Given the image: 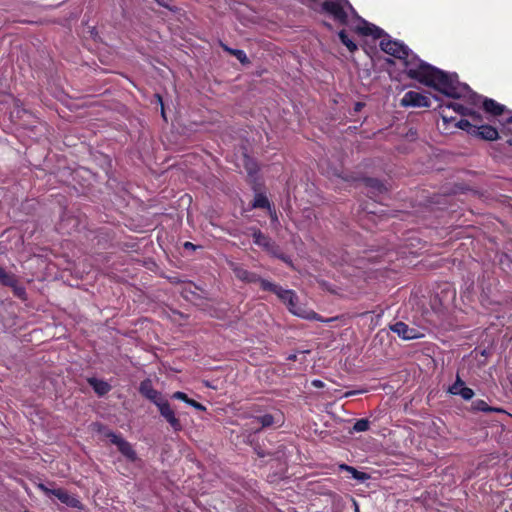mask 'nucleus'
Instances as JSON below:
<instances>
[{"instance_id":"38","label":"nucleus","mask_w":512,"mask_h":512,"mask_svg":"<svg viewBox=\"0 0 512 512\" xmlns=\"http://www.w3.org/2000/svg\"><path fill=\"white\" fill-rule=\"evenodd\" d=\"M162 116L165 117L164 109L162 108Z\"/></svg>"},{"instance_id":"34","label":"nucleus","mask_w":512,"mask_h":512,"mask_svg":"<svg viewBox=\"0 0 512 512\" xmlns=\"http://www.w3.org/2000/svg\"><path fill=\"white\" fill-rule=\"evenodd\" d=\"M362 107H363V104L360 103V102H357L355 104V108L354 109H355V111H360L362 109Z\"/></svg>"},{"instance_id":"28","label":"nucleus","mask_w":512,"mask_h":512,"mask_svg":"<svg viewBox=\"0 0 512 512\" xmlns=\"http://www.w3.org/2000/svg\"><path fill=\"white\" fill-rule=\"evenodd\" d=\"M187 404H188V405H190V406H192V407H194V408H195V409H197V410H201V411H204V410H205V407H204L201 403L196 402V401H195V400H193V399H190V400L188 401V403H187Z\"/></svg>"},{"instance_id":"5","label":"nucleus","mask_w":512,"mask_h":512,"mask_svg":"<svg viewBox=\"0 0 512 512\" xmlns=\"http://www.w3.org/2000/svg\"><path fill=\"white\" fill-rule=\"evenodd\" d=\"M39 488L44 491L47 495L55 496L59 501L63 504L72 507V508H80L81 502L74 496L69 494L64 489H49L45 487L43 484L39 485Z\"/></svg>"},{"instance_id":"25","label":"nucleus","mask_w":512,"mask_h":512,"mask_svg":"<svg viewBox=\"0 0 512 512\" xmlns=\"http://www.w3.org/2000/svg\"><path fill=\"white\" fill-rule=\"evenodd\" d=\"M257 421L261 424L262 427H268L273 424V416L270 414H266L258 417Z\"/></svg>"},{"instance_id":"3","label":"nucleus","mask_w":512,"mask_h":512,"mask_svg":"<svg viewBox=\"0 0 512 512\" xmlns=\"http://www.w3.org/2000/svg\"><path fill=\"white\" fill-rule=\"evenodd\" d=\"M439 109H440V115H441L444 123H448V122L454 120L453 116L448 114V112L450 110H453L455 113L460 114L462 116H469L472 120V122H471L472 125H477V126L482 125L481 124L483 121L482 116L478 112H475V111L471 110L470 108L465 107L461 104L453 103V102L443 103L439 106Z\"/></svg>"},{"instance_id":"4","label":"nucleus","mask_w":512,"mask_h":512,"mask_svg":"<svg viewBox=\"0 0 512 512\" xmlns=\"http://www.w3.org/2000/svg\"><path fill=\"white\" fill-rule=\"evenodd\" d=\"M465 85L469 87L467 84ZM468 89L470 92L462 96L461 98L467 99V101L472 105H477L482 100V97L474 93L470 88ZM483 108L487 113H490L495 116L503 114L506 109L504 105L499 104L495 100L490 98H483Z\"/></svg>"},{"instance_id":"18","label":"nucleus","mask_w":512,"mask_h":512,"mask_svg":"<svg viewBox=\"0 0 512 512\" xmlns=\"http://www.w3.org/2000/svg\"><path fill=\"white\" fill-rule=\"evenodd\" d=\"M257 282L260 283L261 288L263 290L271 291V292L275 293L276 295L278 293V290H280V288H281L280 286H278V285H276V284H274V283H272V282H270V281H268L266 279L260 278V280H258Z\"/></svg>"},{"instance_id":"16","label":"nucleus","mask_w":512,"mask_h":512,"mask_svg":"<svg viewBox=\"0 0 512 512\" xmlns=\"http://www.w3.org/2000/svg\"><path fill=\"white\" fill-rule=\"evenodd\" d=\"M254 243L267 250L270 249L271 243L268 237H266L260 230H254L252 234Z\"/></svg>"},{"instance_id":"26","label":"nucleus","mask_w":512,"mask_h":512,"mask_svg":"<svg viewBox=\"0 0 512 512\" xmlns=\"http://www.w3.org/2000/svg\"><path fill=\"white\" fill-rule=\"evenodd\" d=\"M464 400H470L474 396V392L471 388L463 387L461 390H459V394Z\"/></svg>"},{"instance_id":"14","label":"nucleus","mask_w":512,"mask_h":512,"mask_svg":"<svg viewBox=\"0 0 512 512\" xmlns=\"http://www.w3.org/2000/svg\"><path fill=\"white\" fill-rule=\"evenodd\" d=\"M253 207L267 208L270 211V215H271L272 219L273 220L277 219L276 214L271 211L270 203L266 196H264L262 194L256 195L254 202H253Z\"/></svg>"},{"instance_id":"35","label":"nucleus","mask_w":512,"mask_h":512,"mask_svg":"<svg viewBox=\"0 0 512 512\" xmlns=\"http://www.w3.org/2000/svg\"><path fill=\"white\" fill-rule=\"evenodd\" d=\"M184 247H185V248L195 249V246H194L192 243H190V242H186V243H184Z\"/></svg>"},{"instance_id":"33","label":"nucleus","mask_w":512,"mask_h":512,"mask_svg":"<svg viewBox=\"0 0 512 512\" xmlns=\"http://www.w3.org/2000/svg\"><path fill=\"white\" fill-rule=\"evenodd\" d=\"M507 129L508 131L512 132V116H510L507 120Z\"/></svg>"},{"instance_id":"1","label":"nucleus","mask_w":512,"mask_h":512,"mask_svg":"<svg viewBox=\"0 0 512 512\" xmlns=\"http://www.w3.org/2000/svg\"><path fill=\"white\" fill-rule=\"evenodd\" d=\"M381 49L395 58L402 60L407 75L420 83L432 87L448 97H462L469 93L464 83L458 81L455 73H446L412 54L407 46L398 41L383 39Z\"/></svg>"},{"instance_id":"24","label":"nucleus","mask_w":512,"mask_h":512,"mask_svg":"<svg viewBox=\"0 0 512 512\" xmlns=\"http://www.w3.org/2000/svg\"><path fill=\"white\" fill-rule=\"evenodd\" d=\"M463 387H464V382L461 380V378L459 376H457L456 381L449 388V392L453 395H458L459 390H461Z\"/></svg>"},{"instance_id":"21","label":"nucleus","mask_w":512,"mask_h":512,"mask_svg":"<svg viewBox=\"0 0 512 512\" xmlns=\"http://www.w3.org/2000/svg\"><path fill=\"white\" fill-rule=\"evenodd\" d=\"M369 428V421L367 419H359L353 426L354 431L356 432H364Z\"/></svg>"},{"instance_id":"10","label":"nucleus","mask_w":512,"mask_h":512,"mask_svg":"<svg viewBox=\"0 0 512 512\" xmlns=\"http://www.w3.org/2000/svg\"><path fill=\"white\" fill-rule=\"evenodd\" d=\"M230 267L233 270L235 276L243 282L256 283L258 280H260V277L257 274L244 269L236 263H231Z\"/></svg>"},{"instance_id":"19","label":"nucleus","mask_w":512,"mask_h":512,"mask_svg":"<svg viewBox=\"0 0 512 512\" xmlns=\"http://www.w3.org/2000/svg\"><path fill=\"white\" fill-rule=\"evenodd\" d=\"M339 38L349 51L353 52L357 49V45L351 39H349L345 31L342 30L339 32Z\"/></svg>"},{"instance_id":"9","label":"nucleus","mask_w":512,"mask_h":512,"mask_svg":"<svg viewBox=\"0 0 512 512\" xmlns=\"http://www.w3.org/2000/svg\"><path fill=\"white\" fill-rule=\"evenodd\" d=\"M156 406L158 407L160 414L167 420L175 431L181 430L180 421L176 418L174 411L166 400L159 402Z\"/></svg>"},{"instance_id":"15","label":"nucleus","mask_w":512,"mask_h":512,"mask_svg":"<svg viewBox=\"0 0 512 512\" xmlns=\"http://www.w3.org/2000/svg\"><path fill=\"white\" fill-rule=\"evenodd\" d=\"M89 383L99 395H104L110 390L109 384L105 381L91 378L89 379Z\"/></svg>"},{"instance_id":"31","label":"nucleus","mask_w":512,"mask_h":512,"mask_svg":"<svg viewBox=\"0 0 512 512\" xmlns=\"http://www.w3.org/2000/svg\"><path fill=\"white\" fill-rule=\"evenodd\" d=\"M368 182L373 187H377L378 189L382 188V185L377 180L370 179Z\"/></svg>"},{"instance_id":"7","label":"nucleus","mask_w":512,"mask_h":512,"mask_svg":"<svg viewBox=\"0 0 512 512\" xmlns=\"http://www.w3.org/2000/svg\"><path fill=\"white\" fill-rule=\"evenodd\" d=\"M106 437L117 446L118 450L130 461H135L137 458L136 452L132 448L131 444L123 439L120 435H117L111 431L107 432Z\"/></svg>"},{"instance_id":"2","label":"nucleus","mask_w":512,"mask_h":512,"mask_svg":"<svg viewBox=\"0 0 512 512\" xmlns=\"http://www.w3.org/2000/svg\"><path fill=\"white\" fill-rule=\"evenodd\" d=\"M277 296L285 305H287L292 314L304 319L320 320L317 313L298 303V297L293 290L283 289L281 287L280 290H278Z\"/></svg>"},{"instance_id":"12","label":"nucleus","mask_w":512,"mask_h":512,"mask_svg":"<svg viewBox=\"0 0 512 512\" xmlns=\"http://www.w3.org/2000/svg\"><path fill=\"white\" fill-rule=\"evenodd\" d=\"M140 392L149 400H151L155 405H158L159 402H162L160 394L152 387L151 382L146 380L140 384Z\"/></svg>"},{"instance_id":"36","label":"nucleus","mask_w":512,"mask_h":512,"mask_svg":"<svg viewBox=\"0 0 512 512\" xmlns=\"http://www.w3.org/2000/svg\"><path fill=\"white\" fill-rule=\"evenodd\" d=\"M353 506H354V512H360L359 505L356 501H353Z\"/></svg>"},{"instance_id":"13","label":"nucleus","mask_w":512,"mask_h":512,"mask_svg":"<svg viewBox=\"0 0 512 512\" xmlns=\"http://www.w3.org/2000/svg\"><path fill=\"white\" fill-rule=\"evenodd\" d=\"M338 469L340 471H345L347 472L351 478L357 480L358 482H365L366 480L370 479V475L365 473V472H362V471H359L357 470L356 468H354L353 466H349L347 464H340L338 465Z\"/></svg>"},{"instance_id":"30","label":"nucleus","mask_w":512,"mask_h":512,"mask_svg":"<svg viewBox=\"0 0 512 512\" xmlns=\"http://www.w3.org/2000/svg\"><path fill=\"white\" fill-rule=\"evenodd\" d=\"M312 385L316 388L324 387V383L321 380L315 379L312 381Z\"/></svg>"},{"instance_id":"23","label":"nucleus","mask_w":512,"mask_h":512,"mask_svg":"<svg viewBox=\"0 0 512 512\" xmlns=\"http://www.w3.org/2000/svg\"><path fill=\"white\" fill-rule=\"evenodd\" d=\"M0 281L5 285H13L14 277L6 273L5 270L0 267Z\"/></svg>"},{"instance_id":"11","label":"nucleus","mask_w":512,"mask_h":512,"mask_svg":"<svg viewBox=\"0 0 512 512\" xmlns=\"http://www.w3.org/2000/svg\"><path fill=\"white\" fill-rule=\"evenodd\" d=\"M473 134L480 136L482 139L493 141L498 138V131L489 125H474Z\"/></svg>"},{"instance_id":"6","label":"nucleus","mask_w":512,"mask_h":512,"mask_svg":"<svg viewBox=\"0 0 512 512\" xmlns=\"http://www.w3.org/2000/svg\"><path fill=\"white\" fill-rule=\"evenodd\" d=\"M390 329L404 340L419 339L424 336L422 330L409 327L406 323L399 321L390 326Z\"/></svg>"},{"instance_id":"37","label":"nucleus","mask_w":512,"mask_h":512,"mask_svg":"<svg viewBox=\"0 0 512 512\" xmlns=\"http://www.w3.org/2000/svg\"><path fill=\"white\" fill-rule=\"evenodd\" d=\"M353 394H354V392H348V393H346V396H350V395H353Z\"/></svg>"},{"instance_id":"17","label":"nucleus","mask_w":512,"mask_h":512,"mask_svg":"<svg viewBox=\"0 0 512 512\" xmlns=\"http://www.w3.org/2000/svg\"><path fill=\"white\" fill-rule=\"evenodd\" d=\"M223 48H224L225 51H227L230 54H232L233 56H235L242 64L249 63L248 57H247L246 53L243 50L232 49V48H229V47H227L225 45H223Z\"/></svg>"},{"instance_id":"20","label":"nucleus","mask_w":512,"mask_h":512,"mask_svg":"<svg viewBox=\"0 0 512 512\" xmlns=\"http://www.w3.org/2000/svg\"><path fill=\"white\" fill-rule=\"evenodd\" d=\"M473 409L482 412L499 411L488 406L484 400H476L473 402Z\"/></svg>"},{"instance_id":"8","label":"nucleus","mask_w":512,"mask_h":512,"mask_svg":"<svg viewBox=\"0 0 512 512\" xmlns=\"http://www.w3.org/2000/svg\"><path fill=\"white\" fill-rule=\"evenodd\" d=\"M403 107H429V97L416 91H408L400 101Z\"/></svg>"},{"instance_id":"32","label":"nucleus","mask_w":512,"mask_h":512,"mask_svg":"<svg viewBox=\"0 0 512 512\" xmlns=\"http://www.w3.org/2000/svg\"><path fill=\"white\" fill-rule=\"evenodd\" d=\"M159 5L168 8L169 7V0H155Z\"/></svg>"},{"instance_id":"29","label":"nucleus","mask_w":512,"mask_h":512,"mask_svg":"<svg viewBox=\"0 0 512 512\" xmlns=\"http://www.w3.org/2000/svg\"><path fill=\"white\" fill-rule=\"evenodd\" d=\"M246 168L250 175H252L256 171V165L254 163H251V165L247 163Z\"/></svg>"},{"instance_id":"27","label":"nucleus","mask_w":512,"mask_h":512,"mask_svg":"<svg viewBox=\"0 0 512 512\" xmlns=\"http://www.w3.org/2000/svg\"><path fill=\"white\" fill-rule=\"evenodd\" d=\"M172 397L174 399H177V400H182L184 401L185 403H188V401L190 400V398L187 397V395L183 392H180V391H177L175 392Z\"/></svg>"},{"instance_id":"22","label":"nucleus","mask_w":512,"mask_h":512,"mask_svg":"<svg viewBox=\"0 0 512 512\" xmlns=\"http://www.w3.org/2000/svg\"><path fill=\"white\" fill-rule=\"evenodd\" d=\"M456 126L462 130H466L470 134H473L474 125L469 120L462 119L456 123Z\"/></svg>"}]
</instances>
